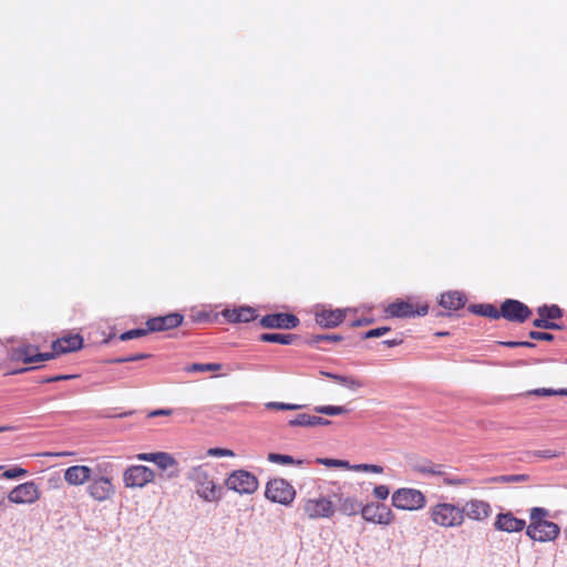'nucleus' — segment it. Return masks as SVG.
Wrapping results in <instances>:
<instances>
[{"mask_svg": "<svg viewBox=\"0 0 567 567\" xmlns=\"http://www.w3.org/2000/svg\"><path fill=\"white\" fill-rule=\"evenodd\" d=\"M184 317L178 312L168 313L166 316L154 317L146 321L150 332L166 331L182 324Z\"/></svg>", "mask_w": 567, "mask_h": 567, "instance_id": "nucleus-16", "label": "nucleus"}, {"mask_svg": "<svg viewBox=\"0 0 567 567\" xmlns=\"http://www.w3.org/2000/svg\"><path fill=\"white\" fill-rule=\"evenodd\" d=\"M390 331L389 327H379L367 331L363 336L364 339L379 338Z\"/></svg>", "mask_w": 567, "mask_h": 567, "instance_id": "nucleus-44", "label": "nucleus"}, {"mask_svg": "<svg viewBox=\"0 0 567 567\" xmlns=\"http://www.w3.org/2000/svg\"><path fill=\"white\" fill-rule=\"evenodd\" d=\"M266 408L269 410L296 411L303 408V405L284 402H268L266 403Z\"/></svg>", "mask_w": 567, "mask_h": 567, "instance_id": "nucleus-37", "label": "nucleus"}, {"mask_svg": "<svg viewBox=\"0 0 567 567\" xmlns=\"http://www.w3.org/2000/svg\"><path fill=\"white\" fill-rule=\"evenodd\" d=\"M534 454L536 456L543 457V458H554V457H558L560 455L559 452L554 451V450H539V451L534 452Z\"/></svg>", "mask_w": 567, "mask_h": 567, "instance_id": "nucleus-49", "label": "nucleus"}, {"mask_svg": "<svg viewBox=\"0 0 567 567\" xmlns=\"http://www.w3.org/2000/svg\"><path fill=\"white\" fill-rule=\"evenodd\" d=\"M318 463L323 464L328 467H343L351 470V465L348 461L334 460V458H318Z\"/></svg>", "mask_w": 567, "mask_h": 567, "instance_id": "nucleus-38", "label": "nucleus"}, {"mask_svg": "<svg viewBox=\"0 0 567 567\" xmlns=\"http://www.w3.org/2000/svg\"><path fill=\"white\" fill-rule=\"evenodd\" d=\"M557 395H567V389L557 390Z\"/></svg>", "mask_w": 567, "mask_h": 567, "instance_id": "nucleus-60", "label": "nucleus"}, {"mask_svg": "<svg viewBox=\"0 0 567 567\" xmlns=\"http://www.w3.org/2000/svg\"><path fill=\"white\" fill-rule=\"evenodd\" d=\"M548 515V511L543 507H533L530 509L529 518L530 524L529 525H540L543 522H547L545 517Z\"/></svg>", "mask_w": 567, "mask_h": 567, "instance_id": "nucleus-35", "label": "nucleus"}, {"mask_svg": "<svg viewBox=\"0 0 567 567\" xmlns=\"http://www.w3.org/2000/svg\"><path fill=\"white\" fill-rule=\"evenodd\" d=\"M83 339L79 334L63 337L53 342L52 348L54 353H68L76 351L82 348Z\"/></svg>", "mask_w": 567, "mask_h": 567, "instance_id": "nucleus-22", "label": "nucleus"}, {"mask_svg": "<svg viewBox=\"0 0 567 567\" xmlns=\"http://www.w3.org/2000/svg\"><path fill=\"white\" fill-rule=\"evenodd\" d=\"M105 471L106 467L103 468L101 464H97L89 480L86 492L96 502L107 501L115 494L112 478L103 474Z\"/></svg>", "mask_w": 567, "mask_h": 567, "instance_id": "nucleus-4", "label": "nucleus"}, {"mask_svg": "<svg viewBox=\"0 0 567 567\" xmlns=\"http://www.w3.org/2000/svg\"><path fill=\"white\" fill-rule=\"evenodd\" d=\"M225 485L239 494H252L258 488V480L248 471L237 470L226 478Z\"/></svg>", "mask_w": 567, "mask_h": 567, "instance_id": "nucleus-9", "label": "nucleus"}, {"mask_svg": "<svg viewBox=\"0 0 567 567\" xmlns=\"http://www.w3.org/2000/svg\"><path fill=\"white\" fill-rule=\"evenodd\" d=\"M299 324V319L290 313H271L260 319V326L266 329H293Z\"/></svg>", "mask_w": 567, "mask_h": 567, "instance_id": "nucleus-15", "label": "nucleus"}, {"mask_svg": "<svg viewBox=\"0 0 567 567\" xmlns=\"http://www.w3.org/2000/svg\"><path fill=\"white\" fill-rule=\"evenodd\" d=\"M427 306H422L419 309H414V306L408 301L393 302L388 306L385 312L390 317L395 318H411L415 316H425L427 313Z\"/></svg>", "mask_w": 567, "mask_h": 567, "instance_id": "nucleus-17", "label": "nucleus"}, {"mask_svg": "<svg viewBox=\"0 0 567 567\" xmlns=\"http://www.w3.org/2000/svg\"><path fill=\"white\" fill-rule=\"evenodd\" d=\"M560 528L554 522H543L540 525H528L526 535L536 542L545 543L554 540L559 535Z\"/></svg>", "mask_w": 567, "mask_h": 567, "instance_id": "nucleus-14", "label": "nucleus"}, {"mask_svg": "<svg viewBox=\"0 0 567 567\" xmlns=\"http://www.w3.org/2000/svg\"><path fill=\"white\" fill-rule=\"evenodd\" d=\"M342 337L339 334H318L313 338V342H321V341H330V342H338L341 341Z\"/></svg>", "mask_w": 567, "mask_h": 567, "instance_id": "nucleus-48", "label": "nucleus"}, {"mask_svg": "<svg viewBox=\"0 0 567 567\" xmlns=\"http://www.w3.org/2000/svg\"><path fill=\"white\" fill-rule=\"evenodd\" d=\"M530 315L532 310L515 299H506L501 306V317L512 322H525Z\"/></svg>", "mask_w": 567, "mask_h": 567, "instance_id": "nucleus-13", "label": "nucleus"}, {"mask_svg": "<svg viewBox=\"0 0 567 567\" xmlns=\"http://www.w3.org/2000/svg\"><path fill=\"white\" fill-rule=\"evenodd\" d=\"M465 296L460 291H449L441 296L440 305L449 310H458L465 305Z\"/></svg>", "mask_w": 567, "mask_h": 567, "instance_id": "nucleus-25", "label": "nucleus"}, {"mask_svg": "<svg viewBox=\"0 0 567 567\" xmlns=\"http://www.w3.org/2000/svg\"><path fill=\"white\" fill-rule=\"evenodd\" d=\"M151 354H147V353H137V354H132V355H127V357L115 358V359H112L111 362L112 363L134 362V361L146 359Z\"/></svg>", "mask_w": 567, "mask_h": 567, "instance_id": "nucleus-43", "label": "nucleus"}, {"mask_svg": "<svg viewBox=\"0 0 567 567\" xmlns=\"http://www.w3.org/2000/svg\"><path fill=\"white\" fill-rule=\"evenodd\" d=\"M528 336L530 339L543 340V341H553L555 338L554 334H551V333L540 332V331H530L528 333Z\"/></svg>", "mask_w": 567, "mask_h": 567, "instance_id": "nucleus-45", "label": "nucleus"}, {"mask_svg": "<svg viewBox=\"0 0 567 567\" xmlns=\"http://www.w3.org/2000/svg\"><path fill=\"white\" fill-rule=\"evenodd\" d=\"M431 519L434 524L444 527H458L464 523V511L452 503H437L430 508Z\"/></svg>", "mask_w": 567, "mask_h": 567, "instance_id": "nucleus-3", "label": "nucleus"}, {"mask_svg": "<svg viewBox=\"0 0 567 567\" xmlns=\"http://www.w3.org/2000/svg\"><path fill=\"white\" fill-rule=\"evenodd\" d=\"M24 371H28V369H20L19 371H17L18 373H21V372H24Z\"/></svg>", "mask_w": 567, "mask_h": 567, "instance_id": "nucleus-62", "label": "nucleus"}, {"mask_svg": "<svg viewBox=\"0 0 567 567\" xmlns=\"http://www.w3.org/2000/svg\"><path fill=\"white\" fill-rule=\"evenodd\" d=\"M361 503L353 496H340L339 507L337 508L340 513L347 516H353L361 512Z\"/></svg>", "mask_w": 567, "mask_h": 567, "instance_id": "nucleus-27", "label": "nucleus"}, {"mask_svg": "<svg viewBox=\"0 0 567 567\" xmlns=\"http://www.w3.org/2000/svg\"><path fill=\"white\" fill-rule=\"evenodd\" d=\"M27 475H28V471L25 468L18 467V466L8 468L2 473V477L7 478V480H16V478H20V477H25Z\"/></svg>", "mask_w": 567, "mask_h": 567, "instance_id": "nucleus-39", "label": "nucleus"}, {"mask_svg": "<svg viewBox=\"0 0 567 567\" xmlns=\"http://www.w3.org/2000/svg\"><path fill=\"white\" fill-rule=\"evenodd\" d=\"M392 505L403 511H417L425 506V496L415 488H399L392 494Z\"/></svg>", "mask_w": 567, "mask_h": 567, "instance_id": "nucleus-8", "label": "nucleus"}, {"mask_svg": "<svg viewBox=\"0 0 567 567\" xmlns=\"http://www.w3.org/2000/svg\"><path fill=\"white\" fill-rule=\"evenodd\" d=\"M550 320L551 319H547V318H537L533 321V326L536 328L548 329V330H557V329L561 328L558 323L553 322Z\"/></svg>", "mask_w": 567, "mask_h": 567, "instance_id": "nucleus-40", "label": "nucleus"}, {"mask_svg": "<svg viewBox=\"0 0 567 567\" xmlns=\"http://www.w3.org/2000/svg\"><path fill=\"white\" fill-rule=\"evenodd\" d=\"M154 480L155 472L145 465H131L123 473V483L127 488H142Z\"/></svg>", "mask_w": 567, "mask_h": 567, "instance_id": "nucleus-10", "label": "nucleus"}, {"mask_svg": "<svg viewBox=\"0 0 567 567\" xmlns=\"http://www.w3.org/2000/svg\"><path fill=\"white\" fill-rule=\"evenodd\" d=\"M207 454L209 456H216V457L233 456L234 455L233 451L227 450V449H220V447L209 449L207 451Z\"/></svg>", "mask_w": 567, "mask_h": 567, "instance_id": "nucleus-46", "label": "nucleus"}, {"mask_svg": "<svg viewBox=\"0 0 567 567\" xmlns=\"http://www.w3.org/2000/svg\"><path fill=\"white\" fill-rule=\"evenodd\" d=\"M363 519L379 525H390L394 520V514L385 504H367L361 508Z\"/></svg>", "mask_w": 567, "mask_h": 567, "instance_id": "nucleus-11", "label": "nucleus"}, {"mask_svg": "<svg viewBox=\"0 0 567 567\" xmlns=\"http://www.w3.org/2000/svg\"><path fill=\"white\" fill-rule=\"evenodd\" d=\"M32 346H22V357L24 363H33L50 360L54 357V353H35Z\"/></svg>", "mask_w": 567, "mask_h": 567, "instance_id": "nucleus-29", "label": "nucleus"}, {"mask_svg": "<svg viewBox=\"0 0 567 567\" xmlns=\"http://www.w3.org/2000/svg\"><path fill=\"white\" fill-rule=\"evenodd\" d=\"M221 369V364L219 363H193L185 368L186 372H214L219 371Z\"/></svg>", "mask_w": 567, "mask_h": 567, "instance_id": "nucleus-33", "label": "nucleus"}, {"mask_svg": "<svg viewBox=\"0 0 567 567\" xmlns=\"http://www.w3.org/2000/svg\"><path fill=\"white\" fill-rule=\"evenodd\" d=\"M413 471L426 477H442L443 483L446 485L458 486L467 482L465 478L452 475L447 472L446 466L431 461H421L414 464Z\"/></svg>", "mask_w": 567, "mask_h": 567, "instance_id": "nucleus-6", "label": "nucleus"}, {"mask_svg": "<svg viewBox=\"0 0 567 567\" xmlns=\"http://www.w3.org/2000/svg\"><path fill=\"white\" fill-rule=\"evenodd\" d=\"M351 470L355 472H371L377 474L383 472V467L375 464H355L351 465Z\"/></svg>", "mask_w": 567, "mask_h": 567, "instance_id": "nucleus-42", "label": "nucleus"}, {"mask_svg": "<svg viewBox=\"0 0 567 567\" xmlns=\"http://www.w3.org/2000/svg\"><path fill=\"white\" fill-rule=\"evenodd\" d=\"M519 347L534 348L535 343L530 341H519Z\"/></svg>", "mask_w": 567, "mask_h": 567, "instance_id": "nucleus-57", "label": "nucleus"}, {"mask_svg": "<svg viewBox=\"0 0 567 567\" xmlns=\"http://www.w3.org/2000/svg\"><path fill=\"white\" fill-rule=\"evenodd\" d=\"M10 430H13L12 426H0V433L4 432V431H10Z\"/></svg>", "mask_w": 567, "mask_h": 567, "instance_id": "nucleus-59", "label": "nucleus"}, {"mask_svg": "<svg viewBox=\"0 0 567 567\" xmlns=\"http://www.w3.org/2000/svg\"><path fill=\"white\" fill-rule=\"evenodd\" d=\"M268 461L271 462V463L282 464V465H291V464L301 465L302 462H303L301 460L296 461L290 455L278 454V453H269L268 454Z\"/></svg>", "mask_w": 567, "mask_h": 567, "instance_id": "nucleus-34", "label": "nucleus"}, {"mask_svg": "<svg viewBox=\"0 0 567 567\" xmlns=\"http://www.w3.org/2000/svg\"><path fill=\"white\" fill-rule=\"evenodd\" d=\"M73 378H75V375H73V374H58V375L45 378V379L41 380V382L42 383H51V382H58V381H62V380H70Z\"/></svg>", "mask_w": 567, "mask_h": 567, "instance_id": "nucleus-50", "label": "nucleus"}, {"mask_svg": "<svg viewBox=\"0 0 567 567\" xmlns=\"http://www.w3.org/2000/svg\"><path fill=\"white\" fill-rule=\"evenodd\" d=\"M331 421L318 415H311L308 413L297 414L295 417L288 421V425L291 427L302 426V427H313L318 425L327 426L330 425Z\"/></svg>", "mask_w": 567, "mask_h": 567, "instance_id": "nucleus-21", "label": "nucleus"}, {"mask_svg": "<svg viewBox=\"0 0 567 567\" xmlns=\"http://www.w3.org/2000/svg\"><path fill=\"white\" fill-rule=\"evenodd\" d=\"M6 503V499L2 495H0V507L3 506Z\"/></svg>", "mask_w": 567, "mask_h": 567, "instance_id": "nucleus-61", "label": "nucleus"}, {"mask_svg": "<svg viewBox=\"0 0 567 567\" xmlns=\"http://www.w3.org/2000/svg\"><path fill=\"white\" fill-rule=\"evenodd\" d=\"M40 498L38 485L33 482H25L16 486L9 494L8 499L13 504H33Z\"/></svg>", "mask_w": 567, "mask_h": 567, "instance_id": "nucleus-12", "label": "nucleus"}, {"mask_svg": "<svg viewBox=\"0 0 567 567\" xmlns=\"http://www.w3.org/2000/svg\"><path fill=\"white\" fill-rule=\"evenodd\" d=\"M0 468H2V466H0Z\"/></svg>", "mask_w": 567, "mask_h": 567, "instance_id": "nucleus-63", "label": "nucleus"}, {"mask_svg": "<svg viewBox=\"0 0 567 567\" xmlns=\"http://www.w3.org/2000/svg\"><path fill=\"white\" fill-rule=\"evenodd\" d=\"M73 452H48L44 455L45 456H54V457H61V456H70L73 455Z\"/></svg>", "mask_w": 567, "mask_h": 567, "instance_id": "nucleus-54", "label": "nucleus"}, {"mask_svg": "<svg viewBox=\"0 0 567 567\" xmlns=\"http://www.w3.org/2000/svg\"><path fill=\"white\" fill-rule=\"evenodd\" d=\"M9 357L12 361H22L23 362L22 347L12 348L9 352Z\"/></svg>", "mask_w": 567, "mask_h": 567, "instance_id": "nucleus-51", "label": "nucleus"}, {"mask_svg": "<svg viewBox=\"0 0 567 567\" xmlns=\"http://www.w3.org/2000/svg\"><path fill=\"white\" fill-rule=\"evenodd\" d=\"M461 508L464 511V517L473 520H484L492 514L491 505L482 499H471Z\"/></svg>", "mask_w": 567, "mask_h": 567, "instance_id": "nucleus-18", "label": "nucleus"}, {"mask_svg": "<svg viewBox=\"0 0 567 567\" xmlns=\"http://www.w3.org/2000/svg\"><path fill=\"white\" fill-rule=\"evenodd\" d=\"M303 515L310 520L330 519L337 512V506L330 496L317 494L301 499Z\"/></svg>", "mask_w": 567, "mask_h": 567, "instance_id": "nucleus-2", "label": "nucleus"}, {"mask_svg": "<svg viewBox=\"0 0 567 567\" xmlns=\"http://www.w3.org/2000/svg\"><path fill=\"white\" fill-rule=\"evenodd\" d=\"M370 321L369 320H363V319H358L353 322V326L354 327H360V326H364V324H368Z\"/></svg>", "mask_w": 567, "mask_h": 567, "instance_id": "nucleus-56", "label": "nucleus"}, {"mask_svg": "<svg viewBox=\"0 0 567 567\" xmlns=\"http://www.w3.org/2000/svg\"><path fill=\"white\" fill-rule=\"evenodd\" d=\"M313 411L318 414H324L329 416L341 415L349 412L346 406L341 405H317Z\"/></svg>", "mask_w": 567, "mask_h": 567, "instance_id": "nucleus-31", "label": "nucleus"}, {"mask_svg": "<svg viewBox=\"0 0 567 567\" xmlns=\"http://www.w3.org/2000/svg\"><path fill=\"white\" fill-rule=\"evenodd\" d=\"M296 339H297V336L291 334V333L267 332V333L260 334V337H259V340L262 342L280 343V344H291Z\"/></svg>", "mask_w": 567, "mask_h": 567, "instance_id": "nucleus-30", "label": "nucleus"}, {"mask_svg": "<svg viewBox=\"0 0 567 567\" xmlns=\"http://www.w3.org/2000/svg\"><path fill=\"white\" fill-rule=\"evenodd\" d=\"M320 374L344 385L346 388L352 391H355L363 386V382L354 377L336 374L328 371H320Z\"/></svg>", "mask_w": 567, "mask_h": 567, "instance_id": "nucleus-26", "label": "nucleus"}, {"mask_svg": "<svg viewBox=\"0 0 567 567\" xmlns=\"http://www.w3.org/2000/svg\"><path fill=\"white\" fill-rule=\"evenodd\" d=\"M147 332H150L146 329H132V330H128V331H125L123 332L121 336H120V339L122 341H128V340H132V339H136V338H141V337H144L147 334Z\"/></svg>", "mask_w": 567, "mask_h": 567, "instance_id": "nucleus-41", "label": "nucleus"}, {"mask_svg": "<svg viewBox=\"0 0 567 567\" xmlns=\"http://www.w3.org/2000/svg\"><path fill=\"white\" fill-rule=\"evenodd\" d=\"M399 343H400V341H398V340H395V339H394V340H385V341H384V344H386L388 347H395V346H398Z\"/></svg>", "mask_w": 567, "mask_h": 567, "instance_id": "nucleus-58", "label": "nucleus"}, {"mask_svg": "<svg viewBox=\"0 0 567 567\" xmlns=\"http://www.w3.org/2000/svg\"><path fill=\"white\" fill-rule=\"evenodd\" d=\"M134 457L138 461L154 463L162 471V473L159 474L161 480H174L177 478L181 474L178 462L169 453H138Z\"/></svg>", "mask_w": 567, "mask_h": 567, "instance_id": "nucleus-5", "label": "nucleus"}, {"mask_svg": "<svg viewBox=\"0 0 567 567\" xmlns=\"http://www.w3.org/2000/svg\"><path fill=\"white\" fill-rule=\"evenodd\" d=\"M537 312L540 318L547 319H558L563 316V310L556 305H544L537 309Z\"/></svg>", "mask_w": 567, "mask_h": 567, "instance_id": "nucleus-32", "label": "nucleus"}, {"mask_svg": "<svg viewBox=\"0 0 567 567\" xmlns=\"http://www.w3.org/2000/svg\"><path fill=\"white\" fill-rule=\"evenodd\" d=\"M94 468L86 465H73L65 470L64 480L68 484L79 486L89 482Z\"/></svg>", "mask_w": 567, "mask_h": 567, "instance_id": "nucleus-20", "label": "nucleus"}, {"mask_svg": "<svg viewBox=\"0 0 567 567\" xmlns=\"http://www.w3.org/2000/svg\"><path fill=\"white\" fill-rule=\"evenodd\" d=\"M533 393L536 395H542V396H549V395L558 394L557 390L546 389V388L536 389L533 391Z\"/></svg>", "mask_w": 567, "mask_h": 567, "instance_id": "nucleus-52", "label": "nucleus"}, {"mask_svg": "<svg viewBox=\"0 0 567 567\" xmlns=\"http://www.w3.org/2000/svg\"><path fill=\"white\" fill-rule=\"evenodd\" d=\"M390 494V489L385 485H378L373 489V495L379 499H386Z\"/></svg>", "mask_w": 567, "mask_h": 567, "instance_id": "nucleus-47", "label": "nucleus"}, {"mask_svg": "<svg viewBox=\"0 0 567 567\" xmlns=\"http://www.w3.org/2000/svg\"><path fill=\"white\" fill-rule=\"evenodd\" d=\"M502 344L507 348H517L519 347V341H505Z\"/></svg>", "mask_w": 567, "mask_h": 567, "instance_id": "nucleus-55", "label": "nucleus"}, {"mask_svg": "<svg viewBox=\"0 0 567 567\" xmlns=\"http://www.w3.org/2000/svg\"><path fill=\"white\" fill-rule=\"evenodd\" d=\"M171 414H172V410L161 409V410H155V411L151 412L150 416L171 415Z\"/></svg>", "mask_w": 567, "mask_h": 567, "instance_id": "nucleus-53", "label": "nucleus"}, {"mask_svg": "<svg viewBox=\"0 0 567 567\" xmlns=\"http://www.w3.org/2000/svg\"><path fill=\"white\" fill-rule=\"evenodd\" d=\"M265 496L281 505H290L296 497L295 487L284 478L270 480L266 485Z\"/></svg>", "mask_w": 567, "mask_h": 567, "instance_id": "nucleus-7", "label": "nucleus"}, {"mask_svg": "<svg viewBox=\"0 0 567 567\" xmlns=\"http://www.w3.org/2000/svg\"><path fill=\"white\" fill-rule=\"evenodd\" d=\"M525 520L515 517L511 512L498 514L494 523V527L496 530L506 533L520 532L525 528Z\"/></svg>", "mask_w": 567, "mask_h": 567, "instance_id": "nucleus-19", "label": "nucleus"}, {"mask_svg": "<svg viewBox=\"0 0 567 567\" xmlns=\"http://www.w3.org/2000/svg\"><path fill=\"white\" fill-rule=\"evenodd\" d=\"M223 316L229 322H250L256 318V311L251 307H240L234 309H226Z\"/></svg>", "mask_w": 567, "mask_h": 567, "instance_id": "nucleus-24", "label": "nucleus"}, {"mask_svg": "<svg viewBox=\"0 0 567 567\" xmlns=\"http://www.w3.org/2000/svg\"><path fill=\"white\" fill-rule=\"evenodd\" d=\"M528 480V475L526 474H511V475H501L492 478V482H501V483H518L525 482Z\"/></svg>", "mask_w": 567, "mask_h": 567, "instance_id": "nucleus-36", "label": "nucleus"}, {"mask_svg": "<svg viewBox=\"0 0 567 567\" xmlns=\"http://www.w3.org/2000/svg\"><path fill=\"white\" fill-rule=\"evenodd\" d=\"M344 319L341 309L322 310L316 313V322L323 328H333L339 326Z\"/></svg>", "mask_w": 567, "mask_h": 567, "instance_id": "nucleus-23", "label": "nucleus"}, {"mask_svg": "<svg viewBox=\"0 0 567 567\" xmlns=\"http://www.w3.org/2000/svg\"><path fill=\"white\" fill-rule=\"evenodd\" d=\"M187 478L194 483L196 494L204 502L215 503L223 498V487L214 482L204 466L192 467Z\"/></svg>", "mask_w": 567, "mask_h": 567, "instance_id": "nucleus-1", "label": "nucleus"}, {"mask_svg": "<svg viewBox=\"0 0 567 567\" xmlns=\"http://www.w3.org/2000/svg\"><path fill=\"white\" fill-rule=\"evenodd\" d=\"M468 310L472 313L487 317L491 319H499L501 318V309L497 310L496 307L489 303H477V305H471Z\"/></svg>", "mask_w": 567, "mask_h": 567, "instance_id": "nucleus-28", "label": "nucleus"}]
</instances>
